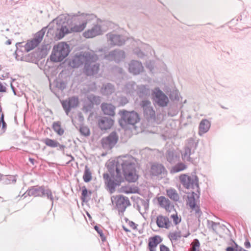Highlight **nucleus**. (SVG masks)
<instances>
[{"instance_id":"f257e3e1","label":"nucleus","mask_w":251,"mask_h":251,"mask_svg":"<svg viewBox=\"0 0 251 251\" xmlns=\"http://www.w3.org/2000/svg\"><path fill=\"white\" fill-rule=\"evenodd\" d=\"M136 159L129 155L119 157L116 164L115 171L110 172V175L103 174V178L107 189L110 194L115 191V188L120 185L125 179L129 182H135L138 178V175L136 169Z\"/></svg>"},{"instance_id":"f03ea898","label":"nucleus","mask_w":251,"mask_h":251,"mask_svg":"<svg viewBox=\"0 0 251 251\" xmlns=\"http://www.w3.org/2000/svg\"><path fill=\"white\" fill-rule=\"evenodd\" d=\"M95 18L94 14L87 13H79V14L74 16L71 23H63L58 33L59 38L61 39L70 33L82 31L86 27L87 24Z\"/></svg>"},{"instance_id":"7ed1b4c3","label":"nucleus","mask_w":251,"mask_h":251,"mask_svg":"<svg viewBox=\"0 0 251 251\" xmlns=\"http://www.w3.org/2000/svg\"><path fill=\"white\" fill-rule=\"evenodd\" d=\"M98 59V55L93 51H85L76 55L71 62V65L77 68L84 63L85 73L91 75L97 74L99 70L100 65L96 62Z\"/></svg>"},{"instance_id":"20e7f679","label":"nucleus","mask_w":251,"mask_h":251,"mask_svg":"<svg viewBox=\"0 0 251 251\" xmlns=\"http://www.w3.org/2000/svg\"><path fill=\"white\" fill-rule=\"evenodd\" d=\"M158 84L161 83L164 87L162 90L167 94H171L172 91L168 85V83L172 80L170 73L167 70L166 65L158 58Z\"/></svg>"},{"instance_id":"39448f33","label":"nucleus","mask_w":251,"mask_h":251,"mask_svg":"<svg viewBox=\"0 0 251 251\" xmlns=\"http://www.w3.org/2000/svg\"><path fill=\"white\" fill-rule=\"evenodd\" d=\"M196 172H193L191 175L186 174H181L179 176V180L183 187L187 189H197V193H198V198H199L201 194V189L199 184V178L196 175Z\"/></svg>"},{"instance_id":"423d86ee","label":"nucleus","mask_w":251,"mask_h":251,"mask_svg":"<svg viewBox=\"0 0 251 251\" xmlns=\"http://www.w3.org/2000/svg\"><path fill=\"white\" fill-rule=\"evenodd\" d=\"M70 47L64 42L59 43L54 46L50 55V60L53 62L62 61L70 52Z\"/></svg>"},{"instance_id":"0eeeda50","label":"nucleus","mask_w":251,"mask_h":251,"mask_svg":"<svg viewBox=\"0 0 251 251\" xmlns=\"http://www.w3.org/2000/svg\"><path fill=\"white\" fill-rule=\"evenodd\" d=\"M112 205L119 212L123 213L130 205L128 198L122 195L113 196L111 197Z\"/></svg>"},{"instance_id":"6e6552de","label":"nucleus","mask_w":251,"mask_h":251,"mask_svg":"<svg viewBox=\"0 0 251 251\" xmlns=\"http://www.w3.org/2000/svg\"><path fill=\"white\" fill-rule=\"evenodd\" d=\"M120 113L122 117V119L120 121V124L121 126L123 122L126 124L134 125L139 122L140 120L138 114L134 111H127L126 110H123L120 111Z\"/></svg>"},{"instance_id":"1a4fd4ad","label":"nucleus","mask_w":251,"mask_h":251,"mask_svg":"<svg viewBox=\"0 0 251 251\" xmlns=\"http://www.w3.org/2000/svg\"><path fill=\"white\" fill-rule=\"evenodd\" d=\"M16 45L17 50L15 52V58L17 60L23 61L24 60V58L23 56V51L20 50L19 48L24 47V50L26 52H27L37 47L38 45V42L32 39V40L28 41L24 46H22L21 43H17Z\"/></svg>"},{"instance_id":"9d476101","label":"nucleus","mask_w":251,"mask_h":251,"mask_svg":"<svg viewBox=\"0 0 251 251\" xmlns=\"http://www.w3.org/2000/svg\"><path fill=\"white\" fill-rule=\"evenodd\" d=\"M100 52H103V58L109 61H114L119 62L122 60L125 57V53L123 50H115L110 51L108 54H106L104 49L99 50Z\"/></svg>"},{"instance_id":"9b49d317","label":"nucleus","mask_w":251,"mask_h":251,"mask_svg":"<svg viewBox=\"0 0 251 251\" xmlns=\"http://www.w3.org/2000/svg\"><path fill=\"white\" fill-rule=\"evenodd\" d=\"M118 136L115 132H112L108 136L101 140L102 147L105 149H111L117 143Z\"/></svg>"},{"instance_id":"f8f14e48","label":"nucleus","mask_w":251,"mask_h":251,"mask_svg":"<svg viewBox=\"0 0 251 251\" xmlns=\"http://www.w3.org/2000/svg\"><path fill=\"white\" fill-rule=\"evenodd\" d=\"M105 30L106 29L102 28L101 25L97 24L94 25L91 28L84 32L83 35L86 38H93L102 34Z\"/></svg>"},{"instance_id":"ddd939ff","label":"nucleus","mask_w":251,"mask_h":251,"mask_svg":"<svg viewBox=\"0 0 251 251\" xmlns=\"http://www.w3.org/2000/svg\"><path fill=\"white\" fill-rule=\"evenodd\" d=\"M106 36L108 42L112 46H122L126 41L124 36L114 33H109L106 35Z\"/></svg>"},{"instance_id":"4468645a","label":"nucleus","mask_w":251,"mask_h":251,"mask_svg":"<svg viewBox=\"0 0 251 251\" xmlns=\"http://www.w3.org/2000/svg\"><path fill=\"white\" fill-rule=\"evenodd\" d=\"M78 100L75 97H71L68 100H63L62 105L67 115L69 114L71 109L77 106Z\"/></svg>"},{"instance_id":"2eb2a0df","label":"nucleus","mask_w":251,"mask_h":251,"mask_svg":"<svg viewBox=\"0 0 251 251\" xmlns=\"http://www.w3.org/2000/svg\"><path fill=\"white\" fill-rule=\"evenodd\" d=\"M158 204L165 209L167 212H171L174 210L176 211L174 205L171 203L170 200L164 196L158 197Z\"/></svg>"},{"instance_id":"dca6fc26","label":"nucleus","mask_w":251,"mask_h":251,"mask_svg":"<svg viewBox=\"0 0 251 251\" xmlns=\"http://www.w3.org/2000/svg\"><path fill=\"white\" fill-rule=\"evenodd\" d=\"M151 103L148 100H144L142 101L141 105L144 110V115L148 119L154 118L155 111L151 106Z\"/></svg>"},{"instance_id":"f3484780","label":"nucleus","mask_w":251,"mask_h":251,"mask_svg":"<svg viewBox=\"0 0 251 251\" xmlns=\"http://www.w3.org/2000/svg\"><path fill=\"white\" fill-rule=\"evenodd\" d=\"M167 160L171 164H176L179 161L180 154L174 149H168L166 152Z\"/></svg>"},{"instance_id":"a211bd4d","label":"nucleus","mask_w":251,"mask_h":251,"mask_svg":"<svg viewBox=\"0 0 251 251\" xmlns=\"http://www.w3.org/2000/svg\"><path fill=\"white\" fill-rule=\"evenodd\" d=\"M114 124V120L111 118L102 117L98 122L99 126L102 130L110 129Z\"/></svg>"},{"instance_id":"6ab92c4d","label":"nucleus","mask_w":251,"mask_h":251,"mask_svg":"<svg viewBox=\"0 0 251 251\" xmlns=\"http://www.w3.org/2000/svg\"><path fill=\"white\" fill-rule=\"evenodd\" d=\"M129 71L134 75H138L143 70V67L141 62L132 60L129 64Z\"/></svg>"},{"instance_id":"aec40b11","label":"nucleus","mask_w":251,"mask_h":251,"mask_svg":"<svg viewBox=\"0 0 251 251\" xmlns=\"http://www.w3.org/2000/svg\"><path fill=\"white\" fill-rule=\"evenodd\" d=\"M169 102L168 96L158 87V106L161 107H166Z\"/></svg>"},{"instance_id":"412c9836","label":"nucleus","mask_w":251,"mask_h":251,"mask_svg":"<svg viewBox=\"0 0 251 251\" xmlns=\"http://www.w3.org/2000/svg\"><path fill=\"white\" fill-rule=\"evenodd\" d=\"M171 225V222L167 216L158 215V227L169 229Z\"/></svg>"},{"instance_id":"4be33fe9","label":"nucleus","mask_w":251,"mask_h":251,"mask_svg":"<svg viewBox=\"0 0 251 251\" xmlns=\"http://www.w3.org/2000/svg\"><path fill=\"white\" fill-rule=\"evenodd\" d=\"M101 108L104 114L114 116L115 107L110 103H103L101 105Z\"/></svg>"},{"instance_id":"5701e85b","label":"nucleus","mask_w":251,"mask_h":251,"mask_svg":"<svg viewBox=\"0 0 251 251\" xmlns=\"http://www.w3.org/2000/svg\"><path fill=\"white\" fill-rule=\"evenodd\" d=\"M197 146L198 143L195 142L193 139H190L188 141V145L185 147L184 149L185 155H192L197 149Z\"/></svg>"},{"instance_id":"b1692460","label":"nucleus","mask_w":251,"mask_h":251,"mask_svg":"<svg viewBox=\"0 0 251 251\" xmlns=\"http://www.w3.org/2000/svg\"><path fill=\"white\" fill-rule=\"evenodd\" d=\"M211 124L210 122L207 119H202L199 125V134H204L206 133L210 127Z\"/></svg>"},{"instance_id":"393cba45","label":"nucleus","mask_w":251,"mask_h":251,"mask_svg":"<svg viewBox=\"0 0 251 251\" xmlns=\"http://www.w3.org/2000/svg\"><path fill=\"white\" fill-rule=\"evenodd\" d=\"M45 189L44 187L41 186L38 187H33L27 191V194L29 196H34L35 197H42Z\"/></svg>"},{"instance_id":"a878e982","label":"nucleus","mask_w":251,"mask_h":251,"mask_svg":"<svg viewBox=\"0 0 251 251\" xmlns=\"http://www.w3.org/2000/svg\"><path fill=\"white\" fill-rule=\"evenodd\" d=\"M137 88V86L133 81H129L126 84L123 91L126 94H132Z\"/></svg>"},{"instance_id":"bb28decb","label":"nucleus","mask_w":251,"mask_h":251,"mask_svg":"<svg viewBox=\"0 0 251 251\" xmlns=\"http://www.w3.org/2000/svg\"><path fill=\"white\" fill-rule=\"evenodd\" d=\"M187 168V165L182 162H178L173 166L170 170L171 174L182 171Z\"/></svg>"},{"instance_id":"cd10ccee","label":"nucleus","mask_w":251,"mask_h":251,"mask_svg":"<svg viewBox=\"0 0 251 251\" xmlns=\"http://www.w3.org/2000/svg\"><path fill=\"white\" fill-rule=\"evenodd\" d=\"M137 191V187L131 186L130 185L122 186L119 190L120 193H123L127 194L136 193Z\"/></svg>"},{"instance_id":"c85d7f7f","label":"nucleus","mask_w":251,"mask_h":251,"mask_svg":"<svg viewBox=\"0 0 251 251\" xmlns=\"http://www.w3.org/2000/svg\"><path fill=\"white\" fill-rule=\"evenodd\" d=\"M198 193L197 194L195 192L192 191L191 193V196H188V205L192 209H194V208H196L197 203L195 196H196L197 197H198ZM197 198L199 199L198 198Z\"/></svg>"},{"instance_id":"c756f323","label":"nucleus","mask_w":251,"mask_h":251,"mask_svg":"<svg viewBox=\"0 0 251 251\" xmlns=\"http://www.w3.org/2000/svg\"><path fill=\"white\" fill-rule=\"evenodd\" d=\"M167 195L171 200L175 201L179 200V196L175 189L171 188L167 190Z\"/></svg>"},{"instance_id":"7c9ffc66","label":"nucleus","mask_w":251,"mask_h":251,"mask_svg":"<svg viewBox=\"0 0 251 251\" xmlns=\"http://www.w3.org/2000/svg\"><path fill=\"white\" fill-rule=\"evenodd\" d=\"M157 247V235L151 237L149 239L148 249L150 251H156Z\"/></svg>"},{"instance_id":"2f4dec72","label":"nucleus","mask_w":251,"mask_h":251,"mask_svg":"<svg viewBox=\"0 0 251 251\" xmlns=\"http://www.w3.org/2000/svg\"><path fill=\"white\" fill-rule=\"evenodd\" d=\"M114 91V86L110 83L106 84L101 89V93L106 95H108L112 94Z\"/></svg>"},{"instance_id":"473e14b6","label":"nucleus","mask_w":251,"mask_h":251,"mask_svg":"<svg viewBox=\"0 0 251 251\" xmlns=\"http://www.w3.org/2000/svg\"><path fill=\"white\" fill-rule=\"evenodd\" d=\"M46 30L47 28L44 27L35 34V38L33 39L38 42V45L42 41Z\"/></svg>"},{"instance_id":"72a5a7b5","label":"nucleus","mask_w":251,"mask_h":251,"mask_svg":"<svg viewBox=\"0 0 251 251\" xmlns=\"http://www.w3.org/2000/svg\"><path fill=\"white\" fill-rule=\"evenodd\" d=\"M41 197H46L51 201V204L53 205L54 197L50 189L45 188L43 193V196Z\"/></svg>"},{"instance_id":"f704fd0d","label":"nucleus","mask_w":251,"mask_h":251,"mask_svg":"<svg viewBox=\"0 0 251 251\" xmlns=\"http://www.w3.org/2000/svg\"><path fill=\"white\" fill-rule=\"evenodd\" d=\"M52 128L54 131L59 135L63 134L64 131L61 127V124L59 122H55L53 123Z\"/></svg>"},{"instance_id":"c9c22d12","label":"nucleus","mask_w":251,"mask_h":251,"mask_svg":"<svg viewBox=\"0 0 251 251\" xmlns=\"http://www.w3.org/2000/svg\"><path fill=\"white\" fill-rule=\"evenodd\" d=\"M83 178L85 182H88L92 179V174L87 166H86L85 167Z\"/></svg>"},{"instance_id":"e433bc0d","label":"nucleus","mask_w":251,"mask_h":251,"mask_svg":"<svg viewBox=\"0 0 251 251\" xmlns=\"http://www.w3.org/2000/svg\"><path fill=\"white\" fill-rule=\"evenodd\" d=\"M43 142L49 147L51 148L57 147L59 145V143L54 140L49 138H46L44 140Z\"/></svg>"},{"instance_id":"4c0bfd02","label":"nucleus","mask_w":251,"mask_h":251,"mask_svg":"<svg viewBox=\"0 0 251 251\" xmlns=\"http://www.w3.org/2000/svg\"><path fill=\"white\" fill-rule=\"evenodd\" d=\"M168 172L165 167L162 164L158 163V176H161V177H165L167 175Z\"/></svg>"},{"instance_id":"58836bf2","label":"nucleus","mask_w":251,"mask_h":251,"mask_svg":"<svg viewBox=\"0 0 251 251\" xmlns=\"http://www.w3.org/2000/svg\"><path fill=\"white\" fill-rule=\"evenodd\" d=\"M169 96L172 100H179L178 91L176 90H173L171 94H169Z\"/></svg>"},{"instance_id":"ea45409f","label":"nucleus","mask_w":251,"mask_h":251,"mask_svg":"<svg viewBox=\"0 0 251 251\" xmlns=\"http://www.w3.org/2000/svg\"><path fill=\"white\" fill-rule=\"evenodd\" d=\"M88 99L93 104H99L100 102V98L99 96L91 95L89 96Z\"/></svg>"},{"instance_id":"a19ab883","label":"nucleus","mask_w":251,"mask_h":251,"mask_svg":"<svg viewBox=\"0 0 251 251\" xmlns=\"http://www.w3.org/2000/svg\"><path fill=\"white\" fill-rule=\"evenodd\" d=\"M171 218L173 219V223L175 226L178 225L181 221V217H178L176 210L175 214L171 215Z\"/></svg>"},{"instance_id":"79ce46f5","label":"nucleus","mask_w":251,"mask_h":251,"mask_svg":"<svg viewBox=\"0 0 251 251\" xmlns=\"http://www.w3.org/2000/svg\"><path fill=\"white\" fill-rule=\"evenodd\" d=\"M56 87L61 90H63L66 87V83L62 80H58L55 83Z\"/></svg>"},{"instance_id":"37998d69","label":"nucleus","mask_w":251,"mask_h":251,"mask_svg":"<svg viewBox=\"0 0 251 251\" xmlns=\"http://www.w3.org/2000/svg\"><path fill=\"white\" fill-rule=\"evenodd\" d=\"M80 132L81 134L87 136L90 134L89 129L86 126H82L79 129Z\"/></svg>"},{"instance_id":"c03bdc74","label":"nucleus","mask_w":251,"mask_h":251,"mask_svg":"<svg viewBox=\"0 0 251 251\" xmlns=\"http://www.w3.org/2000/svg\"><path fill=\"white\" fill-rule=\"evenodd\" d=\"M150 175L152 178L157 176V165L153 164L151 166L150 170Z\"/></svg>"},{"instance_id":"a18cd8bd","label":"nucleus","mask_w":251,"mask_h":251,"mask_svg":"<svg viewBox=\"0 0 251 251\" xmlns=\"http://www.w3.org/2000/svg\"><path fill=\"white\" fill-rule=\"evenodd\" d=\"M191 155H185V152L183 154H182V157L183 159H185L186 158L187 161L194 164L195 163V159L190 157Z\"/></svg>"},{"instance_id":"49530a36","label":"nucleus","mask_w":251,"mask_h":251,"mask_svg":"<svg viewBox=\"0 0 251 251\" xmlns=\"http://www.w3.org/2000/svg\"><path fill=\"white\" fill-rule=\"evenodd\" d=\"M168 237L171 241H176L178 239V236L177 235V234L174 232H170L168 235Z\"/></svg>"},{"instance_id":"de8ad7c7","label":"nucleus","mask_w":251,"mask_h":251,"mask_svg":"<svg viewBox=\"0 0 251 251\" xmlns=\"http://www.w3.org/2000/svg\"><path fill=\"white\" fill-rule=\"evenodd\" d=\"M156 225H157V217L155 216H152L151 222V226L154 230L155 229L153 228L155 227Z\"/></svg>"},{"instance_id":"09e8293b","label":"nucleus","mask_w":251,"mask_h":251,"mask_svg":"<svg viewBox=\"0 0 251 251\" xmlns=\"http://www.w3.org/2000/svg\"><path fill=\"white\" fill-rule=\"evenodd\" d=\"M118 101L119 102V105L123 106L128 102L127 98L125 97H121L119 98Z\"/></svg>"},{"instance_id":"8fccbe9b","label":"nucleus","mask_w":251,"mask_h":251,"mask_svg":"<svg viewBox=\"0 0 251 251\" xmlns=\"http://www.w3.org/2000/svg\"><path fill=\"white\" fill-rule=\"evenodd\" d=\"M0 122V123L2 124V128L1 130H2V132H4L6 127V124L4 121V115L3 114H1Z\"/></svg>"},{"instance_id":"3c124183","label":"nucleus","mask_w":251,"mask_h":251,"mask_svg":"<svg viewBox=\"0 0 251 251\" xmlns=\"http://www.w3.org/2000/svg\"><path fill=\"white\" fill-rule=\"evenodd\" d=\"M195 244L193 247V251H200V243L198 239H195Z\"/></svg>"},{"instance_id":"603ef678","label":"nucleus","mask_w":251,"mask_h":251,"mask_svg":"<svg viewBox=\"0 0 251 251\" xmlns=\"http://www.w3.org/2000/svg\"><path fill=\"white\" fill-rule=\"evenodd\" d=\"M194 210L195 211L196 216L199 218L202 215V212L200 207L196 204V208H195Z\"/></svg>"},{"instance_id":"864d4df0","label":"nucleus","mask_w":251,"mask_h":251,"mask_svg":"<svg viewBox=\"0 0 251 251\" xmlns=\"http://www.w3.org/2000/svg\"><path fill=\"white\" fill-rule=\"evenodd\" d=\"M134 53L137 55L139 57H143L144 56L143 53L138 49H135L133 50Z\"/></svg>"},{"instance_id":"5fc2aeb1","label":"nucleus","mask_w":251,"mask_h":251,"mask_svg":"<svg viewBox=\"0 0 251 251\" xmlns=\"http://www.w3.org/2000/svg\"><path fill=\"white\" fill-rule=\"evenodd\" d=\"M153 64L154 63L151 61H150L149 62H147L146 63L147 67L149 68L151 71H152V70L153 69Z\"/></svg>"},{"instance_id":"6e6d98bb","label":"nucleus","mask_w":251,"mask_h":251,"mask_svg":"<svg viewBox=\"0 0 251 251\" xmlns=\"http://www.w3.org/2000/svg\"><path fill=\"white\" fill-rule=\"evenodd\" d=\"M160 251H170L169 248L164 244L160 245Z\"/></svg>"},{"instance_id":"4d7b16f0","label":"nucleus","mask_w":251,"mask_h":251,"mask_svg":"<svg viewBox=\"0 0 251 251\" xmlns=\"http://www.w3.org/2000/svg\"><path fill=\"white\" fill-rule=\"evenodd\" d=\"M207 222L208 223L211 222L212 229L213 230V231L216 232V229H215L214 226H217V225H219V223H215V222H213V221H210L209 220H207Z\"/></svg>"},{"instance_id":"13d9d810","label":"nucleus","mask_w":251,"mask_h":251,"mask_svg":"<svg viewBox=\"0 0 251 251\" xmlns=\"http://www.w3.org/2000/svg\"><path fill=\"white\" fill-rule=\"evenodd\" d=\"M6 91V87L5 85L0 82V92H5Z\"/></svg>"},{"instance_id":"bf43d9fd","label":"nucleus","mask_w":251,"mask_h":251,"mask_svg":"<svg viewBox=\"0 0 251 251\" xmlns=\"http://www.w3.org/2000/svg\"><path fill=\"white\" fill-rule=\"evenodd\" d=\"M232 242H233V244H234V246H233V248H234L235 251H238V250H240V248L241 247L239 246L237 244V243L236 242H235L234 240H232Z\"/></svg>"},{"instance_id":"052dcab7","label":"nucleus","mask_w":251,"mask_h":251,"mask_svg":"<svg viewBox=\"0 0 251 251\" xmlns=\"http://www.w3.org/2000/svg\"><path fill=\"white\" fill-rule=\"evenodd\" d=\"M244 246H245V248L247 249H249L251 248V243H250L249 239H246V241L244 243Z\"/></svg>"},{"instance_id":"680f3d73","label":"nucleus","mask_w":251,"mask_h":251,"mask_svg":"<svg viewBox=\"0 0 251 251\" xmlns=\"http://www.w3.org/2000/svg\"><path fill=\"white\" fill-rule=\"evenodd\" d=\"M95 229L98 232L100 235L102 237L103 236V233L101 230L100 229L99 227L97 226L94 227Z\"/></svg>"},{"instance_id":"e2e57ef3","label":"nucleus","mask_w":251,"mask_h":251,"mask_svg":"<svg viewBox=\"0 0 251 251\" xmlns=\"http://www.w3.org/2000/svg\"><path fill=\"white\" fill-rule=\"evenodd\" d=\"M155 91H157L156 88H155L154 89V91L153 93V100H154V102L156 103L157 102V92H156Z\"/></svg>"},{"instance_id":"0e129e2a","label":"nucleus","mask_w":251,"mask_h":251,"mask_svg":"<svg viewBox=\"0 0 251 251\" xmlns=\"http://www.w3.org/2000/svg\"><path fill=\"white\" fill-rule=\"evenodd\" d=\"M128 224L130 226V227H131L132 229H135L136 228L135 224L132 221H129Z\"/></svg>"},{"instance_id":"69168bd1","label":"nucleus","mask_w":251,"mask_h":251,"mask_svg":"<svg viewBox=\"0 0 251 251\" xmlns=\"http://www.w3.org/2000/svg\"><path fill=\"white\" fill-rule=\"evenodd\" d=\"M88 191L86 188H84L82 191V196L83 197L85 198L87 196Z\"/></svg>"},{"instance_id":"338daca9","label":"nucleus","mask_w":251,"mask_h":251,"mask_svg":"<svg viewBox=\"0 0 251 251\" xmlns=\"http://www.w3.org/2000/svg\"><path fill=\"white\" fill-rule=\"evenodd\" d=\"M226 251H235L234 248L232 246H228L226 249Z\"/></svg>"},{"instance_id":"774afa93","label":"nucleus","mask_w":251,"mask_h":251,"mask_svg":"<svg viewBox=\"0 0 251 251\" xmlns=\"http://www.w3.org/2000/svg\"><path fill=\"white\" fill-rule=\"evenodd\" d=\"M57 147H59V149L60 150H61V151H63L64 150V148H65V146L64 145H60L59 143V145Z\"/></svg>"}]
</instances>
